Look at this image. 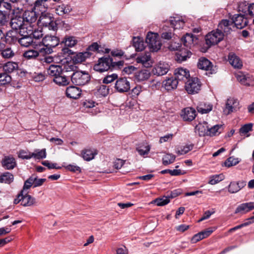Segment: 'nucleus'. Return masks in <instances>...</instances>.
I'll return each instance as SVG.
<instances>
[{
	"label": "nucleus",
	"mask_w": 254,
	"mask_h": 254,
	"mask_svg": "<svg viewBox=\"0 0 254 254\" xmlns=\"http://www.w3.org/2000/svg\"><path fill=\"white\" fill-rule=\"evenodd\" d=\"M124 64V61L114 62L113 59L108 57H103L99 59L97 64L94 66L93 69L98 72H103L111 68H120Z\"/></svg>",
	"instance_id": "f257e3e1"
},
{
	"label": "nucleus",
	"mask_w": 254,
	"mask_h": 254,
	"mask_svg": "<svg viewBox=\"0 0 254 254\" xmlns=\"http://www.w3.org/2000/svg\"><path fill=\"white\" fill-rule=\"evenodd\" d=\"M90 79L89 74L86 72L76 71L70 75V80L73 84L82 86L87 83Z\"/></svg>",
	"instance_id": "f03ea898"
},
{
	"label": "nucleus",
	"mask_w": 254,
	"mask_h": 254,
	"mask_svg": "<svg viewBox=\"0 0 254 254\" xmlns=\"http://www.w3.org/2000/svg\"><path fill=\"white\" fill-rule=\"evenodd\" d=\"M146 43L152 52H157L160 49L162 43L157 33L149 32L146 36Z\"/></svg>",
	"instance_id": "7ed1b4c3"
},
{
	"label": "nucleus",
	"mask_w": 254,
	"mask_h": 254,
	"mask_svg": "<svg viewBox=\"0 0 254 254\" xmlns=\"http://www.w3.org/2000/svg\"><path fill=\"white\" fill-rule=\"evenodd\" d=\"M41 14L39 20L41 25L47 27L50 30L56 31L58 29V24L54 21V18L44 13Z\"/></svg>",
	"instance_id": "20e7f679"
},
{
	"label": "nucleus",
	"mask_w": 254,
	"mask_h": 254,
	"mask_svg": "<svg viewBox=\"0 0 254 254\" xmlns=\"http://www.w3.org/2000/svg\"><path fill=\"white\" fill-rule=\"evenodd\" d=\"M59 38L55 36L46 35L42 39L43 45L46 47V53H51L52 52V49L56 47L59 44Z\"/></svg>",
	"instance_id": "39448f33"
},
{
	"label": "nucleus",
	"mask_w": 254,
	"mask_h": 254,
	"mask_svg": "<svg viewBox=\"0 0 254 254\" xmlns=\"http://www.w3.org/2000/svg\"><path fill=\"white\" fill-rule=\"evenodd\" d=\"M185 84V89L189 94L197 93L200 89V82L197 77L189 79Z\"/></svg>",
	"instance_id": "423d86ee"
},
{
	"label": "nucleus",
	"mask_w": 254,
	"mask_h": 254,
	"mask_svg": "<svg viewBox=\"0 0 254 254\" xmlns=\"http://www.w3.org/2000/svg\"><path fill=\"white\" fill-rule=\"evenodd\" d=\"M224 38V34L216 30L209 33L206 36V43L209 46L214 45L221 41Z\"/></svg>",
	"instance_id": "0eeeda50"
},
{
	"label": "nucleus",
	"mask_w": 254,
	"mask_h": 254,
	"mask_svg": "<svg viewBox=\"0 0 254 254\" xmlns=\"http://www.w3.org/2000/svg\"><path fill=\"white\" fill-rule=\"evenodd\" d=\"M40 14V13L32 8L31 10L25 11L23 14L22 17L26 24H27V25H34L33 23L36 22Z\"/></svg>",
	"instance_id": "6e6552de"
},
{
	"label": "nucleus",
	"mask_w": 254,
	"mask_h": 254,
	"mask_svg": "<svg viewBox=\"0 0 254 254\" xmlns=\"http://www.w3.org/2000/svg\"><path fill=\"white\" fill-rule=\"evenodd\" d=\"M239 102L237 99L230 98L227 99L225 107L223 110L224 114L228 115L232 112H236L240 109Z\"/></svg>",
	"instance_id": "1a4fd4ad"
},
{
	"label": "nucleus",
	"mask_w": 254,
	"mask_h": 254,
	"mask_svg": "<svg viewBox=\"0 0 254 254\" xmlns=\"http://www.w3.org/2000/svg\"><path fill=\"white\" fill-rule=\"evenodd\" d=\"M10 25L13 30H19L18 32L20 33V31L23 29H24V31H25L26 28H28V25L26 24L22 16L16 15L11 18Z\"/></svg>",
	"instance_id": "9d476101"
},
{
	"label": "nucleus",
	"mask_w": 254,
	"mask_h": 254,
	"mask_svg": "<svg viewBox=\"0 0 254 254\" xmlns=\"http://www.w3.org/2000/svg\"><path fill=\"white\" fill-rule=\"evenodd\" d=\"M198 68L208 71L209 74L216 72V68L214 67L211 62L204 57L200 58L197 63Z\"/></svg>",
	"instance_id": "9b49d317"
},
{
	"label": "nucleus",
	"mask_w": 254,
	"mask_h": 254,
	"mask_svg": "<svg viewBox=\"0 0 254 254\" xmlns=\"http://www.w3.org/2000/svg\"><path fill=\"white\" fill-rule=\"evenodd\" d=\"M130 83L126 77L118 78L115 85V89L120 93L128 91L130 89Z\"/></svg>",
	"instance_id": "f8f14e48"
},
{
	"label": "nucleus",
	"mask_w": 254,
	"mask_h": 254,
	"mask_svg": "<svg viewBox=\"0 0 254 254\" xmlns=\"http://www.w3.org/2000/svg\"><path fill=\"white\" fill-rule=\"evenodd\" d=\"M248 17L245 15V14H235L232 18V21L234 27L238 29H242L247 25L248 23Z\"/></svg>",
	"instance_id": "ddd939ff"
},
{
	"label": "nucleus",
	"mask_w": 254,
	"mask_h": 254,
	"mask_svg": "<svg viewBox=\"0 0 254 254\" xmlns=\"http://www.w3.org/2000/svg\"><path fill=\"white\" fill-rule=\"evenodd\" d=\"M169 68V65L168 64L164 62H160L155 65L152 70V72L154 75L161 76L166 74Z\"/></svg>",
	"instance_id": "4468645a"
},
{
	"label": "nucleus",
	"mask_w": 254,
	"mask_h": 254,
	"mask_svg": "<svg viewBox=\"0 0 254 254\" xmlns=\"http://www.w3.org/2000/svg\"><path fill=\"white\" fill-rule=\"evenodd\" d=\"M175 78L179 81H183L186 83L190 77V72L186 68L180 67L176 69L175 71Z\"/></svg>",
	"instance_id": "2eb2a0df"
},
{
	"label": "nucleus",
	"mask_w": 254,
	"mask_h": 254,
	"mask_svg": "<svg viewBox=\"0 0 254 254\" xmlns=\"http://www.w3.org/2000/svg\"><path fill=\"white\" fill-rule=\"evenodd\" d=\"M17 32L14 31H9L6 34L2 32V36H0V43L5 42L6 43L12 44L18 41V38L16 36Z\"/></svg>",
	"instance_id": "dca6fc26"
},
{
	"label": "nucleus",
	"mask_w": 254,
	"mask_h": 254,
	"mask_svg": "<svg viewBox=\"0 0 254 254\" xmlns=\"http://www.w3.org/2000/svg\"><path fill=\"white\" fill-rule=\"evenodd\" d=\"M232 27H234V25L232 21L223 19L219 23L217 30L222 32L224 34L227 35L230 33Z\"/></svg>",
	"instance_id": "f3484780"
},
{
	"label": "nucleus",
	"mask_w": 254,
	"mask_h": 254,
	"mask_svg": "<svg viewBox=\"0 0 254 254\" xmlns=\"http://www.w3.org/2000/svg\"><path fill=\"white\" fill-rule=\"evenodd\" d=\"M70 75L62 73L53 78V81L58 85L61 86H65L70 83Z\"/></svg>",
	"instance_id": "a211bd4d"
},
{
	"label": "nucleus",
	"mask_w": 254,
	"mask_h": 254,
	"mask_svg": "<svg viewBox=\"0 0 254 254\" xmlns=\"http://www.w3.org/2000/svg\"><path fill=\"white\" fill-rule=\"evenodd\" d=\"M33 27L34 25H28V28H26V29L25 31H24V29H23L21 32L23 34L25 33V32H26L27 34L29 33V35L32 37V39H39L42 38L43 36L42 32L41 30L34 29Z\"/></svg>",
	"instance_id": "6ab92c4d"
},
{
	"label": "nucleus",
	"mask_w": 254,
	"mask_h": 254,
	"mask_svg": "<svg viewBox=\"0 0 254 254\" xmlns=\"http://www.w3.org/2000/svg\"><path fill=\"white\" fill-rule=\"evenodd\" d=\"M254 209V202L243 203L239 205L235 210V213L245 214Z\"/></svg>",
	"instance_id": "aec40b11"
},
{
	"label": "nucleus",
	"mask_w": 254,
	"mask_h": 254,
	"mask_svg": "<svg viewBox=\"0 0 254 254\" xmlns=\"http://www.w3.org/2000/svg\"><path fill=\"white\" fill-rule=\"evenodd\" d=\"M181 116L184 121H191L196 117V111L193 108H186L182 111Z\"/></svg>",
	"instance_id": "412c9836"
},
{
	"label": "nucleus",
	"mask_w": 254,
	"mask_h": 254,
	"mask_svg": "<svg viewBox=\"0 0 254 254\" xmlns=\"http://www.w3.org/2000/svg\"><path fill=\"white\" fill-rule=\"evenodd\" d=\"M62 72V66L59 65L52 64L47 68V74L55 78L56 76L61 75Z\"/></svg>",
	"instance_id": "4be33fe9"
},
{
	"label": "nucleus",
	"mask_w": 254,
	"mask_h": 254,
	"mask_svg": "<svg viewBox=\"0 0 254 254\" xmlns=\"http://www.w3.org/2000/svg\"><path fill=\"white\" fill-rule=\"evenodd\" d=\"M21 205L23 206H31L37 204L36 198L28 194L27 191H24L22 193Z\"/></svg>",
	"instance_id": "5701e85b"
},
{
	"label": "nucleus",
	"mask_w": 254,
	"mask_h": 254,
	"mask_svg": "<svg viewBox=\"0 0 254 254\" xmlns=\"http://www.w3.org/2000/svg\"><path fill=\"white\" fill-rule=\"evenodd\" d=\"M228 61L234 68L240 69L243 66L242 61L240 58L234 53H229Z\"/></svg>",
	"instance_id": "b1692460"
},
{
	"label": "nucleus",
	"mask_w": 254,
	"mask_h": 254,
	"mask_svg": "<svg viewBox=\"0 0 254 254\" xmlns=\"http://www.w3.org/2000/svg\"><path fill=\"white\" fill-rule=\"evenodd\" d=\"M81 93V90L74 86L68 87L66 89V95L70 98L77 99L80 97Z\"/></svg>",
	"instance_id": "393cba45"
},
{
	"label": "nucleus",
	"mask_w": 254,
	"mask_h": 254,
	"mask_svg": "<svg viewBox=\"0 0 254 254\" xmlns=\"http://www.w3.org/2000/svg\"><path fill=\"white\" fill-rule=\"evenodd\" d=\"M2 165L6 169H13L16 166V161L14 157L11 156H5L2 160Z\"/></svg>",
	"instance_id": "a878e982"
},
{
	"label": "nucleus",
	"mask_w": 254,
	"mask_h": 254,
	"mask_svg": "<svg viewBox=\"0 0 254 254\" xmlns=\"http://www.w3.org/2000/svg\"><path fill=\"white\" fill-rule=\"evenodd\" d=\"M25 33L23 34L20 32L19 34L21 37L18 38V42L22 46L27 47L31 45L33 41L32 37Z\"/></svg>",
	"instance_id": "bb28decb"
},
{
	"label": "nucleus",
	"mask_w": 254,
	"mask_h": 254,
	"mask_svg": "<svg viewBox=\"0 0 254 254\" xmlns=\"http://www.w3.org/2000/svg\"><path fill=\"white\" fill-rule=\"evenodd\" d=\"M197 38L194 37L191 34L187 33L182 39L181 41L184 46L187 48H190L194 45V41H196Z\"/></svg>",
	"instance_id": "cd10ccee"
},
{
	"label": "nucleus",
	"mask_w": 254,
	"mask_h": 254,
	"mask_svg": "<svg viewBox=\"0 0 254 254\" xmlns=\"http://www.w3.org/2000/svg\"><path fill=\"white\" fill-rule=\"evenodd\" d=\"M150 76V71L146 69H144L135 72L134 77L137 81L141 82L147 80Z\"/></svg>",
	"instance_id": "c85d7f7f"
},
{
	"label": "nucleus",
	"mask_w": 254,
	"mask_h": 254,
	"mask_svg": "<svg viewBox=\"0 0 254 254\" xmlns=\"http://www.w3.org/2000/svg\"><path fill=\"white\" fill-rule=\"evenodd\" d=\"M136 61L137 63H141L145 67L151 65L152 60L149 53H146L137 57Z\"/></svg>",
	"instance_id": "c756f323"
},
{
	"label": "nucleus",
	"mask_w": 254,
	"mask_h": 254,
	"mask_svg": "<svg viewBox=\"0 0 254 254\" xmlns=\"http://www.w3.org/2000/svg\"><path fill=\"white\" fill-rule=\"evenodd\" d=\"M209 126L208 123L203 121L202 123H199L195 126V129L198 131L199 136L208 135L209 131Z\"/></svg>",
	"instance_id": "7c9ffc66"
},
{
	"label": "nucleus",
	"mask_w": 254,
	"mask_h": 254,
	"mask_svg": "<svg viewBox=\"0 0 254 254\" xmlns=\"http://www.w3.org/2000/svg\"><path fill=\"white\" fill-rule=\"evenodd\" d=\"M48 0H36L34 2L33 8L40 13L45 12L48 8L47 5L46 4Z\"/></svg>",
	"instance_id": "2f4dec72"
},
{
	"label": "nucleus",
	"mask_w": 254,
	"mask_h": 254,
	"mask_svg": "<svg viewBox=\"0 0 254 254\" xmlns=\"http://www.w3.org/2000/svg\"><path fill=\"white\" fill-rule=\"evenodd\" d=\"M97 154V151L95 149H85L81 152V155L83 159L89 161L93 159L95 156Z\"/></svg>",
	"instance_id": "473e14b6"
},
{
	"label": "nucleus",
	"mask_w": 254,
	"mask_h": 254,
	"mask_svg": "<svg viewBox=\"0 0 254 254\" xmlns=\"http://www.w3.org/2000/svg\"><path fill=\"white\" fill-rule=\"evenodd\" d=\"M72 8L70 5L68 4H62L58 5L56 8V13L60 16L64 14H68L72 11Z\"/></svg>",
	"instance_id": "72a5a7b5"
},
{
	"label": "nucleus",
	"mask_w": 254,
	"mask_h": 254,
	"mask_svg": "<svg viewBox=\"0 0 254 254\" xmlns=\"http://www.w3.org/2000/svg\"><path fill=\"white\" fill-rule=\"evenodd\" d=\"M178 83L175 77H171L163 81V86L167 90H171L177 87Z\"/></svg>",
	"instance_id": "f704fd0d"
},
{
	"label": "nucleus",
	"mask_w": 254,
	"mask_h": 254,
	"mask_svg": "<svg viewBox=\"0 0 254 254\" xmlns=\"http://www.w3.org/2000/svg\"><path fill=\"white\" fill-rule=\"evenodd\" d=\"M18 69V63L14 62H8L3 65V71L7 73L13 72Z\"/></svg>",
	"instance_id": "c9c22d12"
},
{
	"label": "nucleus",
	"mask_w": 254,
	"mask_h": 254,
	"mask_svg": "<svg viewBox=\"0 0 254 254\" xmlns=\"http://www.w3.org/2000/svg\"><path fill=\"white\" fill-rule=\"evenodd\" d=\"M191 55V52L187 49L182 50L177 53V60L180 62H183L186 61L188 58H190Z\"/></svg>",
	"instance_id": "e433bc0d"
},
{
	"label": "nucleus",
	"mask_w": 254,
	"mask_h": 254,
	"mask_svg": "<svg viewBox=\"0 0 254 254\" xmlns=\"http://www.w3.org/2000/svg\"><path fill=\"white\" fill-rule=\"evenodd\" d=\"M132 45L137 52L142 51L145 48L143 40L139 37H133L132 39Z\"/></svg>",
	"instance_id": "4c0bfd02"
},
{
	"label": "nucleus",
	"mask_w": 254,
	"mask_h": 254,
	"mask_svg": "<svg viewBox=\"0 0 254 254\" xmlns=\"http://www.w3.org/2000/svg\"><path fill=\"white\" fill-rule=\"evenodd\" d=\"M77 43L76 38L71 36H65L62 41V44H64L65 47H73Z\"/></svg>",
	"instance_id": "58836bf2"
},
{
	"label": "nucleus",
	"mask_w": 254,
	"mask_h": 254,
	"mask_svg": "<svg viewBox=\"0 0 254 254\" xmlns=\"http://www.w3.org/2000/svg\"><path fill=\"white\" fill-rule=\"evenodd\" d=\"M212 105L210 104H205L201 102L197 106V110L201 114H206L212 110Z\"/></svg>",
	"instance_id": "ea45409f"
},
{
	"label": "nucleus",
	"mask_w": 254,
	"mask_h": 254,
	"mask_svg": "<svg viewBox=\"0 0 254 254\" xmlns=\"http://www.w3.org/2000/svg\"><path fill=\"white\" fill-rule=\"evenodd\" d=\"M0 55L4 59H10L15 55V52L11 48L6 47L0 50Z\"/></svg>",
	"instance_id": "a19ab883"
},
{
	"label": "nucleus",
	"mask_w": 254,
	"mask_h": 254,
	"mask_svg": "<svg viewBox=\"0 0 254 254\" xmlns=\"http://www.w3.org/2000/svg\"><path fill=\"white\" fill-rule=\"evenodd\" d=\"M223 126L221 125H216L209 127L208 135L212 136L220 134L223 130Z\"/></svg>",
	"instance_id": "79ce46f5"
},
{
	"label": "nucleus",
	"mask_w": 254,
	"mask_h": 254,
	"mask_svg": "<svg viewBox=\"0 0 254 254\" xmlns=\"http://www.w3.org/2000/svg\"><path fill=\"white\" fill-rule=\"evenodd\" d=\"M13 176L9 172H5L0 176V183L9 184L13 181Z\"/></svg>",
	"instance_id": "37998d69"
},
{
	"label": "nucleus",
	"mask_w": 254,
	"mask_h": 254,
	"mask_svg": "<svg viewBox=\"0 0 254 254\" xmlns=\"http://www.w3.org/2000/svg\"><path fill=\"white\" fill-rule=\"evenodd\" d=\"M170 24L174 30L180 29L184 27L185 22L182 19L174 17L170 20Z\"/></svg>",
	"instance_id": "c03bdc74"
},
{
	"label": "nucleus",
	"mask_w": 254,
	"mask_h": 254,
	"mask_svg": "<svg viewBox=\"0 0 254 254\" xmlns=\"http://www.w3.org/2000/svg\"><path fill=\"white\" fill-rule=\"evenodd\" d=\"M47 153L46 149L41 150L36 149L34 152L31 153L32 158L33 157L36 159H42L46 157Z\"/></svg>",
	"instance_id": "a18cd8bd"
},
{
	"label": "nucleus",
	"mask_w": 254,
	"mask_h": 254,
	"mask_svg": "<svg viewBox=\"0 0 254 254\" xmlns=\"http://www.w3.org/2000/svg\"><path fill=\"white\" fill-rule=\"evenodd\" d=\"M176 156L172 154H166L162 158V163L167 166L173 163L175 160Z\"/></svg>",
	"instance_id": "49530a36"
},
{
	"label": "nucleus",
	"mask_w": 254,
	"mask_h": 254,
	"mask_svg": "<svg viewBox=\"0 0 254 254\" xmlns=\"http://www.w3.org/2000/svg\"><path fill=\"white\" fill-rule=\"evenodd\" d=\"M11 80V76L5 71L0 73V85H4L10 83Z\"/></svg>",
	"instance_id": "de8ad7c7"
},
{
	"label": "nucleus",
	"mask_w": 254,
	"mask_h": 254,
	"mask_svg": "<svg viewBox=\"0 0 254 254\" xmlns=\"http://www.w3.org/2000/svg\"><path fill=\"white\" fill-rule=\"evenodd\" d=\"M254 222V216L249 218L247 221L238 226H236L229 230V232H232L243 227L247 226Z\"/></svg>",
	"instance_id": "09e8293b"
},
{
	"label": "nucleus",
	"mask_w": 254,
	"mask_h": 254,
	"mask_svg": "<svg viewBox=\"0 0 254 254\" xmlns=\"http://www.w3.org/2000/svg\"><path fill=\"white\" fill-rule=\"evenodd\" d=\"M76 66L72 64H67L63 65L62 67V72L64 74L71 75L69 74L70 72H74Z\"/></svg>",
	"instance_id": "8fccbe9b"
},
{
	"label": "nucleus",
	"mask_w": 254,
	"mask_h": 254,
	"mask_svg": "<svg viewBox=\"0 0 254 254\" xmlns=\"http://www.w3.org/2000/svg\"><path fill=\"white\" fill-rule=\"evenodd\" d=\"M38 56L39 52L34 50H28L23 53V57L27 60L34 59Z\"/></svg>",
	"instance_id": "3c124183"
},
{
	"label": "nucleus",
	"mask_w": 254,
	"mask_h": 254,
	"mask_svg": "<svg viewBox=\"0 0 254 254\" xmlns=\"http://www.w3.org/2000/svg\"><path fill=\"white\" fill-rule=\"evenodd\" d=\"M150 150V146L149 145H141L136 148V150L141 156H144L147 155Z\"/></svg>",
	"instance_id": "603ef678"
},
{
	"label": "nucleus",
	"mask_w": 254,
	"mask_h": 254,
	"mask_svg": "<svg viewBox=\"0 0 254 254\" xmlns=\"http://www.w3.org/2000/svg\"><path fill=\"white\" fill-rule=\"evenodd\" d=\"M224 176L222 174L215 175L210 177L209 181V184L211 185H215L220 181L223 180Z\"/></svg>",
	"instance_id": "864d4df0"
},
{
	"label": "nucleus",
	"mask_w": 254,
	"mask_h": 254,
	"mask_svg": "<svg viewBox=\"0 0 254 254\" xmlns=\"http://www.w3.org/2000/svg\"><path fill=\"white\" fill-rule=\"evenodd\" d=\"M97 93L102 96H106L109 93V88L105 85H101L97 87Z\"/></svg>",
	"instance_id": "5fc2aeb1"
},
{
	"label": "nucleus",
	"mask_w": 254,
	"mask_h": 254,
	"mask_svg": "<svg viewBox=\"0 0 254 254\" xmlns=\"http://www.w3.org/2000/svg\"><path fill=\"white\" fill-rule=\"evenodd\" d=\"M170 201L168 196H164L162 197L156 198L154 202L158 206H164L168 204Z\"/></svg>",
	"instance_id": "6e6d98bb"
},
{
	"label": "nucleus",
	"mask_w": 254,
	"mask_h": 254,
	"mask_svg": "<svg viewBox=\"0 0 254 254\" xmlns=\"http://www.w3.org/2000/svg\"><path fill=\"white\" fill-rule=\"evenodd\" d=\"M236 77L238 81H239L242 84L250 86V83L248 81V78L243 73L240 72L236 75Z\"/></svg>",
	"instance_id": "4d7b16f0"
},
{
	"label": "nucleus",
	"mask_w": 254,
	"mask_h": 254,
	"mask_svg": "<svg viewBox=\"0 0 254 254\" xmlns=\"http://www.w3.org/2000/svg\"><path fill=\"white\" fill-rule=\"evenodd\" d=\"M249 7V5H248L247 2L246 1H244L239 3L238 8L239 12H242L245 14V16H246Z\"/></svg>",
	"instance_id": "13d9d810"
},
{
	"label": "nucleus",
	"mask_w": 254,
	"mask_h": 254,
	"mask_svg": "<svg viewBox=\"0 0 254 254\" xmlns=\"http://www.w3.org/2000/svg\"><path fill=\"white\" fill-rule=\"evenodd\" d=\"M118 77V74L113 73L112 74L107 75L103 79V83L104 84H109L115 80H117Z\"/></svg>",
	"instance_id": "bf43d9fd"
},
{
	"label": "nucleus",
	"mask_w": 254,
	"mask_h": 254,
	"mask_svg": "<svg viewBox=\"0 0 254 254\" xmlns=\"http://www.w3.org/2000/svg\"><path fill=\"white\" fill-rule=\"evenodd\" d=\"M240 162L239 158H234L233 157H230L228 158L225 162V165L228 167H230L235 166L238 164Z\"/></svg>",
	"instance_id": "052dcab7"
},
{
	"label": "nucleus",
	"mask_w": 254,
	"mask_h": 254,
	"mask_svg": "<svg viewBox=\"0 0 254 254\" xmlns=\"http://www.w3.org/2000/svg\"><path fill=\"white\" fill-rule=\"evenodd\" d=\"M240 190L236 182H232L228 186V191L231 193H235Z\"/></svg>",
	"instance_id": "680f3d73"
},
{
	"label": "nucleus",
	"mask_w": 254,
	"mask_h": 254,
	"mask_svg": "<svg viewBox=\"0 0 254 254\" xmlns=\"http://www.w3.org/2000/svg\"><path fill=\"white\" fill-rule=\"evenodd\" d=\"M35 179H33L32 176L29 177L24 183L23 189L21 190L27 191L30 188L33 183H34Z\"/></svg>",
	"instance_id": "e2e57ef3"
},
{
	"label": "nucleus",
	"mask_w": 254,
	"mask_h": 254,
	"mask_svg": "<svg viewBox=\"0 0 254 254\" xmlns=\"http://www.w3.org/2000/svg\"><path fill=\"white\" fill-rule=\"evenodd\" d=\"M253 124L251 123L246 124L240 128V132L242 134H246L252 130Z\"/></svg>",
	"instance_id": "0e129e2a"
},
{
	"label": "nucleus",
	"mask_w": 254,
	"mask_h": 254,
	"mask_svg": "<svg viewBox=\"0 0 254 254\" xmlns=\"http://www.w3.org/2000/svg\"><path fill=\"white\" fill-rule=\"evenodd\" d=\"M18 156L23 159H30L32 158L31 153H28L24 150H20L19 151Z\"/></svg>",
	"instance_id": "69168bd1"
},
{
	"label": "nucleus",
	"mask_w": 254,
	"mask_h": 254,
	"mask_svg": "<svg viewBox=\"0 0 254 254\" xmlns=\"http://www.w3.org/2000/svg\"><path fill=\"white\" fill-rule=\"evenodd\" d=\"M8 16L4 12L0 10V26L4 25L8 22Z\"/></svg>",
	"instance_id": "338daca9"
},
{
	"label": "nucleus",
	"mask_w": 254,
	"mask_h": 254,
	"mask_svg": "<svg viewBox=\"0 0 254 254\" xmlns=\"http://www.w3.org/2000/svg\"><path fill=\"white\" fill-rule=\"evenodd\" d=\"M193 145H189L184 146L181 150H178L177 153L179 155L185 154L192 149Z\"/></svg>",
	"instance_id": "774afa93"
}]
</instances>
